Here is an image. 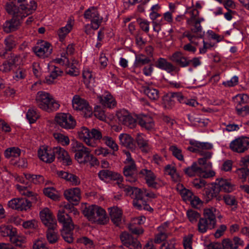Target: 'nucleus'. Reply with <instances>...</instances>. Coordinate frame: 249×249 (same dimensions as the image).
Returning <instances> with one entry per match:
<instances>
[{
	"instance_id": "nucleus-1",
	"label": "nucleus",
	"mask_w": 249,
	"mask_h": 249,
	"mask_svg": "<svg viewBox=\"0 0 249 249\" xmlns=\"http://www.w3.org/2000/svg\"><path fill=\"white\" fill-rule=\"evenodd\" d=\"M35 100L36 106L40 109L47 112L55 111L60 106L59 102L52 95L44 91L37 92Z\"/></svg>"
},
{
	"instance_id": "nucleus-2",
	"label": "nucleus",
	"mask_w": 249,
	"mask_h": 249,
	"mask_svg": "<svg viewBox=\"0 0 249 249\" xmlns=\"http://www.w3.org/2000/svg\"><path fill=\"white\" fill-rule=\"evenodd\" d=\"M77 134L80 140L91 147H95L97 144L95 141L102 138V134L98 130L92 129L90 130L85 126L80 128Z\"/></svg>"
},
{
	"instance_id": "nucleus-3",
	"label": "nucleus",
	"mask_w": 249,
	"mask_h": 249,
	"mask_svg": "<svg viewBox=\"0 0 249 249\" xmlns=\"http://www.w3.org/2000/svg\"><path fill=\"white\" fill-rule=\"evenodd\" d=\"M54 122L56 125L65 129L74 128L76 124L70 114L61 112L56 113Z\"/></svg>"
},
{
	"instance_id": "nucleus-4",
	"label": "nucleus",
	"mask_w": 249,
	"mask_h": 249,
	"mask_svg": "<svg viewBox=\"0 0 249 249\" xmlns=\"http://www.w3.org/2000/svg\"><path fill=\"white\" fill-rule=\"evenodd\" d=\"M185 174L189 177L198 176L200 178H209L215 176V172L212 170L206 171L199 166L196 162H193L191 166L184 170Z\"/></svg>"
},
{
	"instance_id": "nucleus-5",
	"label": "nucleus",
	"mask_w": 249,
	"mask_h": 249,
	"mask_svg": "<svg viewBox=\"0 0 249 249\" xmlns=\"http://www.w3.org/2000/svg\"><path fill=\"white\" fill-rule=\"evenodd\" d=\"M72 106L74 110L82 111L86 117H90L93 114L92 108L89 103L78 95L73 97Z\"/></svg>"
},
{
	"instance_id": "nucleus-6",
	"label": "nucleus",
	"mask_w": 249,
	"mask_h": 249,
	"mask_svg": "<svg viewBox=\"0 0 249 249\" xmlns=\"http://www.w3.org/2000/svg\"><path fill=\"white\" fill-rule=\"evenodd\" d=\"M146 197H154V194L148 193L145 189H142L141 190V193L137 194L133 198L134 207L140 210H145L149 211L152 210L151 207L146 203Z\"/></svg>"
},
{
	"instance_id": "nucleus-7",
	"label": "nucleus",
	"mask_w": 249,
	"mask_h": 249,
	"mask_svg": "<svg viewBox=\"0 0 249 249\" xmlns=\"http://www.w3.org/2000/svg\"><path fill=\"white\" fill-rule=\"evenodd\" d=\"M126 158L124 161L125 165L124 169V175L126 178V180L133 182L136 180V178L134 175L136 173L137 169L135 163L131 157L129 152H125Z\"/></svg>"
},
{
	"instance_id": "nucleus-8",
	"label": "nucleus",
	"mask_w": 249,
	"mask_h": 249,
	"mask_svg": "<svg viewBox=\"0 0 249 249\" xmlns=\"http://www.w3.org/2000/svg\"><path fill=\"white\" fill-rule=\"evenodd\" d=\"M74 159L81 165H85L89 163L90 166H93L98 163L97 158L90 154V151L88 148L75 154Z\"/></svg>"
},
{
	"instance_id": "nucleus-9",
	"label": "nucleus",
	"mask_w": 249,
	"mask_h": 249,
	"mask_svg": "<svg viewBox=\"0 0 249 249\" xmlns=\"http://www.w3.org/2000/svg\"><path fill=\"white\" fill-rule=\"evenodd\" d=\"M84 16L87 20L90 21L95 29L99 28L102 22L103 18L100 16L96 8L94 7L89 8L85 11Z\"/></svg>"
},
{
	"instance_id": "nucleus-10",
	"label": "nucleus",
	"mask_w": 249,
	"mask_h": 249,
	"mask_svg": "<svg viewBox=\"0 0 249 249\" xmlns=\"http://www.w3.org/2000/svg\"><path fill=\"white\" fill-rule=\"evenodd\" d=\"M116 116L120 124L131 128L134 127L136 124L135 118L133 117L130 113L125 109L118 110L116 112Z\"/></svg>"
},
{
	"instance_id": "nucleus-11",
	"label": "nucleus",
	"mask_w": 249,
	"mask_h": 249,
	"mask_svg": "<svg viewBox=\"0 0 249 249\" xmlns=\"http://www.w3.org/2000/svg\"><path fill=\"white\" fill-rule=\"evenodd\" d=\"M212 145L208 143L196 142L189 146L188 149L193 152L198 153L203 156V158L208 160L212 157V154L208 151H205L207 149L211 148Z\"/></svg>"
},
{
	"instance_id": "nucleus-12",
	"label": "nucleus",
	"mask_w": 249,
	"mask_h": 249,
	"mask_svg": "<svg viewBox=\"0 0 249 249\" xmlns=\"http://www.w3.org/2000/svg\"><path fill=\"white\" fill-rule=\"evenodd\" d=\"M38 156L39 159L46 162L51 163L55 159L54 147L52 148L46 145H42L38 150Z\"/></svg>"
},
{
	"instance_id": "nucleus-13",
	"label": "nucleus",
	"mask_w": 249,
	"mask_h": 249,
	"mask_svg": "<svg viewBox=\"0 0 249 249\" xmlns=\"http://www.w3.org/2000/svg\"><path fill=\"white\" fill-rule=\"evenodd\" d=\"M52 47L50 43L45 41H40L34 48V51L36 55L41 58L48 57L52 52Z\"/></svg>"
},
{
	"instance_id": "nucleus-14",
	"label": "nucleus",
	"mask_w": 249,
	"mask_h": 249,
	"mask_svg": "<svg viewBox=\"0 0 249 249\" xmlns=\"http://www.w3.org/2000/svg\"><path fill=\"white\" fill-rule=\"evenodd\" d=\"M7 206L12 209L22 211L29 209L31 207V203L25 199L15 198L8 201Z\"/></svg>"
},
{
	"instance_id": "nucleus-15",
	"label": "nucleus",
	"mask_w": 249,
	"mask_h": 249,
	"mask_svg": "<svg viewBox=\"0 0 249 249\" xmlns=\"http://www.w3.org/2000/svg\"><path fill=\"white\" fill-rule=\"evenodd\" d=\"M249 140L246 137H239L232 141L230 144V148L234 152L243 153L248 149Z\"/></svg>"
},
{
	"instance_id": "nucleus-16",
	"label": "nucleus",
	"mask_w": 249,
	"mask_h": 249,
	"mask_svg": "<svg viewBox=\"0 0 249 249\" xmlns=\"http://www.w3.org/2000/svg\"><path fill=\"white\" fill-rule=\"evenodd\" d=\"M120 239L124 246L130 249H141L140 242L126 232H123L120 235Z\"/></svg>"
},
{
	"instance_id": "nucleus-17",
	"label": "nucleus",
	"mask_w": 249,
	"mask_h": 249,
	"mask_svg": "<svg viewBox=\"0 0 249 249\" xmlns=\"http://www.w3.org/2000/svg\"><path fill=\"white\" fill-rule=\"evenodd\" d=\"M71 213H73L74 216H76L78 212L70 204L65 202H62L59 205V209L58 211V218H65L66 216L71 218L72 216Z\"/></svg>"
},
{
	"instance_id": "nucleus-18",
	"label": "nucleus",
	"mask_w": 249,
	"mask_h": 249,
	"mask_svg": "<svg viewBox=\"0 0 249 249\" xmlns=\"http://www.w3.org/2000/svg\"><path fill=\"white\" fill-rule=\"evenodd\" d=\"M13 16L11 20L6 21L3 24V30L6 33H9L17 29L20 25L21 20L18 13L11 14Z\"/></svg>"
},
{
	"instance_id": "nucleus-19",
	"label": "nucleus",
	"mask_w": 249,
	"mask_h": 249,
	"mask_svg": "<svg viewBox=\"0 0 249 249\" xmlns=\"http://www.w3.org/2000/svg\"><path fill=\"white\" fill-rule=\"evenodd\" d=\"M141 173L145 177L146 183L150 187L157 188L162 184V181L159 178H156L154 173L150 170L142 169Z\"/></svg>"
},
{
	"instance_id": "nucleus-20",
	"label": "nucleus",
	"mask_w": 249,
	"mask_h": 249,
	"mask_svg": "<svg viewBox=\"0 0 249 249\" xmlns=\"http://www.w3.org/2000/svg\"><path fill=\"white\" fill-rule=\"evenodd\" d=\"M65 198L73 204H77L81 199V191L78 188H73L64 191Z\"/></svg>"
},
{
	"instance_id": "nucleus-21",
	"label": "nucleus",
	"mask_w": 249,
	"mask_h": 249,
	"mask_svg": "<svg viewBox=\"0 0 249 249\" xmlns=\"http://www.w3.org/2000/svg\"><path fill=\"white\" fill-rule=\"evenodd\" d=\"M55 155L58 160L65 165H69L72 163L71 159L68 152L60 146L54 147Z\"/></svg>"
},
{
	"instance_id": "nucleus-22",
	"label": "nucleus",
	"mask_w": 249,
	"mask_h": 249,
	"mask_svg": "<svg viewBox=\"0 0 249 249\" xmlns=\"http://www.w3.org/2000/svg\"><path fill=\"white\" fill-rule=\"evenodd\" d=\"M36 8L37 4L34 0L30 1V3L27 4H19L18 14L20 18H23L34 12Z\"/></svg>"
},
{
	"instance_id": "nucleus-23",
	"label": "nucleus",
	"mask_w": 249,
	"mask_h": 249,
	"mask_svg": "<svg viewBox=\"0 0 249 249\" xmlns=\"http://www.w3.org/2000/svg\"><path fill=\"white\" fill-rule=\"evenodd\" d=\"M74 20L69 18L64 27L60 28L57 31L59 40L63 41L68 34L72 30L74 25Z\"/></svg>"
},
{
	"instance_id": "nucleus-24",
	"label": "nucleus",
	"mask_w": 249,
	"mask_h": 249,
	"mask_svg": "<svg viewBox=\"0 0 249 249\" xmlns=\"http://www.w3.org/2000/svg\"><path fill=\"white\" fill-rule=\"evenodd\" d=\"M136 141L139 148L144 153H147L150 149V146L147 137L142 133H138Z\"/></svg>"
},
{
	"instance_id": "nucleus-25",
	"label": "nucleus",
	"mask_w": 249,
	"mask_h": 249,
	"mask_svg": "<svg viewBox=\"0 0 249 249\" xmlns=\"http://www.w3.org/2000/svg\"><path fill=\"white\" fill-rule=\"evenodd\" d=\"M216 219H200L198 228L200 232L204 233L208 229L214 228L216 224Z\"/></svg>"
},
{
	"instance_id": "nucleus-26",
	"label": "nucleus",
	"mask_w": 249,
	"mask_h": 249,
	"mask_svg": "<svg viewBox=\"0 0 249 249\" xmlns=\"http://www.w3.org/2000/svg\"><path fill=\"white\" fill-rule=\"evenodd\" d=\"M17 181L22 183V185H16L17 189L19 193L23 196H27L28 195L31 194V191L29 189V185H27V181L25 179L24 177L18 176L16 178Z\"/></svg>"
},
{
	"instance_id": "nucleus-27",
	"label": "nucleus",
	"mask_w": 249,
	"mask_h": 249,
	"mask_svg": "<svg viewBox=\"0 0 249 249\" xmlns=\"http://www.w3.org/2000/svg\"><path fill=\"white\" fill-rule=\"evenodd\" d=\"M17 181L22 183V185H16L17 189L19 193L23 196H27L28 195L31 194V191L29 189V185H27V181L25 179L24 177L18 176L16 178Z\"/></svg>"
},
{
	"instance_id": "nucleus-28",
	"label": "nucleus",
	"mask_w": 249,
	"mask_h": 249,
	"mask_svg": "<svg viewBox=\"0 0 249 249\" xmlns=\"http://www.w3.org/2000/svg\"><path fill=\"white\" fill-rule=\"evenodd\" d=\"M216 183L221 191L225 192L230 193L235 189L234 184L231 181L224 178H219L216 180Z\"/></svg>"
},
{
	"instance_id": "nucleus-29",
	"label": "nucleus",
	"mask_w": 249,
	"mask_h": 249,
	"mask_svg": "<svg viewBox=\"0 0 249 249\" xmlns=\"http://www.w3.org/2000/svg\"><path fill=\"white\" fill-rule=\"evenodd\" d=\"M98 176L102 180H106L109 178L116 180L118 182L123 180V178L121 175L115 173H113L107 170H103L100 171L98 173Z\"/></svg>"
},
{
	"instance_id": "nucleus-30",
	"label": "nucleus",
	"mask_w": 249,
	"mask_h": 249,
	"mask_svg": "<svg viewBox=\"0 0 249 249\" xmlns=\"http://www.w3.org/2000/svg\"><path fill=\"white\" fill-rule=\"evenodd\" d=\"M10 240L12 243L17 247L20 248H24L26 247V237L23 234H18L17 231L12 235Z\"/></svg>"
},
{
	"instance_id": "nucleus-31",
	"label": "nucleus",
	"mask_w": 249,
	"mask_h": 249,
	"mask_svg": "<svg viewBox=\"0 0 249 249\" xmlns=\"http://www.w3.org/2000/svg\"><path fill=\"white\" fill-rule=\"evenodd\" d=\"M97 99L103 106L111 108L114 107L116 105V102L113 97L109 93L104 96H98Z\"/></svg>"
},
{
	"instance_id": "nucleus-32",
	"label": "nucleus",
	"mask_w": 249,
	"mask_h": 249,
	"mask_svg": "<svg viewBox=\"0 0 249 249\" xmlns=\"http://www.w3.org/2000/svg\"><path fill=\"white\" fill-rule=\"evenodd\" d=\"M25 0H11L7 2L5 9L9 14L18 13L19 4H23Z\"/></svg>"
},
{
	"instance_id": "nucleus-33",
	"label": "nucleus",
	"mask_w": 249,
	"mask_h": 249,
	"mask_svg": "<svg viewBox=\"0 0 249 249\" xmlns=\"http://www.w3.org/2000/svg\"><path fill=\"white\" fill-rule=\"evenodd\" d=\"M119 139L121 144L125 147L133 149L134 148L133 138L128 134L122 133L119 135Z\"/></svg>"
},
{
	"instance_id": "nucleus-34",
	"label": "nucleus",
	"mask_w": 249,
	"mask_h": 249,
	"mask_svg": "<svg viewBox=\"0 0 249 249\" xmlns=\"http://www.w3.org/2000/svg\"><path fill=\"white\" fill-rule=\"evenodd\" d=\"M199 11L194 6L187 8L185 14L189 15V18H185L187 24H192L199 15Z\"/></svg>"
},
{
	"instance_id": "nucleus-35",
	"label": "nucleus",
	"mask_w": 249,
	"mask_h": 249,
	"mask_svg": "<svg viewBox=\"0 0 249 249\" xmlns=\"http://www.w3.org/2000/svg\"><path fill=\"white\" fill-rule=\"evenodd\" d=\"M139 123L142 127L147 130L152 129L154 126L153 119L146 115L142 116L139 118Z\"/></svg>"
},
{
	"instance_id": "nucleus-36",
	"label": "nucleus",
	"mask_w": 249,
	"mask_h": 249,
	"mask_svg": "<svg viewBox=\"0 0 249 249\" xmlns=\"http://www.w3.org/2000/svg\"><path fill=\"white\" fill-rule=\"evenodd\" d=\"M83 77L85 84L87 88L91 89L94 86V79L91 71L88 69H85L83 72Z\"/></svg>"
},
{
	"instance_id": "nucleus-37",
	"label": "nucleus",
	"mask_w": 249,
	"mask_h": 249,
	"mask_svg": "<svg viewBox=\"0 0 249 249\" xmlns=\"http://www.w3.org/2000/svg\"><path fill=\"white\" fill-rule=\"evenodd\" d=\"M122 181H117V183L118 184V186L120 188H122L124 191L125 192V194L127 196H131V197L133 198L134 196H135L137 194H140L141 193V190L142 189H139L136 187H131L129 186H124L123 184H121Z\"/></svg>"
},
{
	"instance_id": "nucleus-38",
	"label": "nucleus",
	"mask_w": 249,
	"mask_h": 249,
	"mask_svg": "<svg viewBox=\"0 0 249 249\" xmlns=\"http://www.w3.org/2000/svg\"><path fill=\"white\" fill-rule=\"evenodd\" d=\"M177 189L180 193L183 199L185 201H189L194 195L190 190L184 188L181 184H178L177 186Z\"/></svg>"
},
{
	"instance_id": "nucleus-39",
	"label": "nucleus",
	"mask_w": 249,
	"mask_h": 249,
	"mask_svg": "<svg viewBox=\"0 0 249 249\" xmlns=\"http://www.w3.org/2000/svg\"><path fill=\"white\" fill-rule=\"evenodd\" d=\"M53 137L55 141L63 146H67L70 144V139L68 136L59 132L53 133Z\"/></svg>"
},
{
	"instance_id": "nucleus-40",
	"label": "nucleus",
	"mask_w": 249,
	"mask_h": 249,
	"mask_svg": "<svg viewBox=\"0 0 249 249\" xmlns=\"http://www.w3.org/2000/svg\"><path fill=\"white\" fill-rule=\"evenodd\" d=\"M156 67L161 70H164L168 72H171L174 70V67L171 63L161 58L157 61Z\"/></svg>"
},
{
	"instance_id": "nucleus-41",
	"label": "nucleus",
	"mask_w": 249,
	"mask_h": 249,
	"mask_svg": "<svg viewBox=\"0 0 249 249\" xmlns=\"http://www.w3.org/2000/svg\"><path fill=\"white\" fill-rule=\"evenodd\" d=\"M165 172L170 175L173 180L178 181L180 180V176L177 173L174 164H168L165 167Z\"/></svg>"
},
{
	"instance_id": "nucleus-42",
	"label": "nucleus",
	"mask_w": 249,
	"mask_h": 249,
	"mask_svg": "<svg viewBox=\"0 0 249 249\" xmlns=\"http://www.w3.org/2000/svg\"><path fill=\"white\" fill-rule=\"evenodd\" d=\"M23 177L28 182H31L34 184H39L44 182V178L41 175H36L29 173H24Z\"/></svg>"
},
{
	"instance_id": "nucleus-43",
	"label": "nucleus",
	"mask_w": 249,
	"mask_h": 249,
	"mask_svg": "<svg viewBox=\"0 0 249 249\" xmlns=\"http://www.w3.org/2000/svg\"><path fill=\"white\" fill-rule=\"evenodd\" d=\"M16 231L11 225L3 224L0 226V233L3 237L9 236L10 238Z\"/></svg>"
},
{
	"instance_id": "nucleus-44",
	"label": "nucleus",
	"mask_w": 249,
	"mask_h": 249,
	"mask_svg": "<svg viewBox=\"0 0 249 249\" xmlns=\"http://www.w3.org/2000/svg\"><path fill=\"white\" fill-rule=\"evenodd\" d=\"M95 205L88 206L87 204H82V211L84 215L89 218L95 217Z\"/></svg>"
},
{
	"instance_id": "nucleus-45",
	"label": "nucleus",
	"mask_w": 249,
	"mask_h": 249,
	"mask_svg": "<svg viewBox=\"0 0 249 249\" xmlns=\"http://www.w3.org/2000/svg\"><path fill=\"white\" fill-rule=\"evenodd\" d=\"M102 138L106 145L112 150L113 153L119 150L118 145L112 138L106 136H104L103 138L102 137Z\"/></svg>"
},
{
	"instance_id": "nucleus-46",
	"label": "nucleus",
	"mask_w": 249,
	"mask_h": 249,
	"mask_svg": "<svg viewBox=\"0 0 249 249\" xmlns=\"http://www.w3.org/2000/svg\"><path fill=\"white\" fill-rule=\"evenodd\" d=\"M203 214L205 218H221L219 211L213 207L205 208Z\"/></svg>"
},
{
	"instance_id": "nucleus-47",
	"label": "nucleus",
	"mask_w": 249,
	"mask_h": 249,
	"mask_svg": "<svg viewBox=\"0 0 249 249\" xmlns=\"http://www.w3.org/2000/svg\"><path fill=\"white\" fill-rule=\"evenodd\" d=\"M143 220V219H133L132 223L128 226L129 230L134 234L138 235L142 234L143 232V230L141 228H137L134 224L136 223L138 224H141L144 222Z\"/></svg>"
},
{
	"instance_id": "nucleus-48",
	"label": "nucleus",
	"mask_w": 249,
	"mask_h": 249,
	"mask_svg": "<svg viewBox=\"0 0 249 249\" xmlns=\"http://www.w3.org/2000/svg\"><path fill=\"white\" fill-rule=\"evenodd\" d=\"M21 153L20 149L16 147H12L6 149L4 155L6 158H17L19 156Z\"/></svg>"
},
{
	"instance_id": "nucleus-49",
	"label": "nucleus",
	"mask_w": 249,
	"mask_h": 249,
	"mask_svg": "<svg viewBox=\"0 0 249 249\" xmlns=\"http://www.w3.org/2000/svg\"><path fill=\"white\" fill-rule=\"evenodd\" d=\"M43 193L45 196L54 201L58 200L60 197L59 193L53 187L45 188Z\"/></svg>"
},
{
	"instance_id": "nucleus-50",
	"label": "nucleus",
	"mask_w": 249,
	"mask_h": 249,
	"mask_svg": "<svg viewBox=\"0 0 249 249\" xmlns=\"http://www.w3.org/2000/svg\"><path fill=\"white\" fill-rule=\"evenodd\" d=\"M149 59L142 54H136L135 60L133 64L134 67H140L142 65L148 64Z\"/></svg>"
},
{
	"instance_id": "nucleus-51",
	"label": "nucleus",
	"mask_w": 249,
	"mask_h": 249,
	"mask_svg": "<svg viewBox=\"0 0 249 249\" xmlns=\"http://www.w3.org/2000/svg\"><path fill=\"white\" fill-rule=\"evenodd\" d=\"M62 72V71L58 68L54 67V69L52 70L49 76L46 77L45 82L48 84L53 83L54 80L60 75Z\"/></svg>"
},
{
	"instance_id": "nucleus-52",
	"label": "nucleus",
	"mask_w": 249,
	"mask_h": 249,
	"mask_svg": "<svg viewBox=\"0 0 249 249\" xmlns=\"http://www.w3.org/2000/svg\"><path fill=\"white\" fill-rule=\"evenodd\" d=\"M59 223L62 225L61 230H66V231H73L74 225L71 219H58Z\"/></svg>"
},
{
	"instance_id": "nucleus-53",
	"label": "nucleus",
	"mask_w": 249,
	"mask_h": 249,
	"mask_svg": "<svg viewBox=\"0 0 249 249\" xmlns=\"http://www.w3.org/2000/svg\"><path fill=\"white\" fill-rule=\"evenodd\" d=\"M83 144L75 140H72L71 144V151L76 154L86 149Z\"/></svg>"
},
{
	"instance_id": "nucleus-54",
	"label": "nucleus",
	"mask_w": 249,
	"mask_h": 249,
	"mask_svg": "<svg viewBox=\"0 0 249 249\" xmlns=\"http://www.w3.org/2000/svg\"><path fill=\"white\" fill-rule=\"evenodd\" d=\"M144 92L152 100H157L159 97V91L155 89L146 87L144 89Z\"/></svg>"
},
{
	"instance_id": "nucleus-55",
	"label": "nucleus",
	"mask_w": 249,
	"mask_h": 249,
	"mask_svg": "<svg viewBox=\"0 0 249 249\" xmlns=\"http://www.w3.org/2000/svg\"><path fill=\"white\" fill-rule=\"evenodd\" d=\"M26 117L29 123L33 124L38 118L39 115L36 109L30 108L26 113Z\"/></svg>"
},
{
	"instance_id": "nucleus-56",
	"label": "nucleus",
	"mask_w": 249,
	"mask_h": 249,
	"mask_svg": "<svg viewBox=\"0 0 249 249\" xmlns=\"http://www.w3.org/2000/svg\"><path fill=\"white\" fill-rule=\"evenodd\" d=\"M53 62L62 66H67L69 64V59L67 57L65 51L60 53V55L58 56Z\"/></svg>"
},
{
	"instance_id": "nucleus-57",
	"label": "nucleus",
	"mask_w": 249,
	"mask_h": 249,
	"mask_svg": "<svg viewBox=\"0 0 249 249\" xmlns=\"http://www.w3.org/2000/svg\"><path fill=\"white\" fill-rule=\"evenodd\" d=\"M188 26H192L191 31L194 33L199 34L200 36H204L205 32L202 30V27L199 22H197L196 20L192 24H187Z\"/></svg>"
},
{
	"instance_id": "nucleus-58",
	"label": "nucleus",
	"mask_w": 249,
	"mask_h": 249,
	"mask_svg": "<svg viewBox=\"0 0 249 249\" xmlns=\"http://www.w3.org/2000/svg\"><path fill=\"white\" fill-rule=\"evenodd\" d=\"M43 225L47 228V231H53L57 227L56 219H41Z\"/></svg>"
},
{
	"instance_id": "nucleus-59",
	"label": "nucleus",
	"mask_w": 249,
	"mask_h": 249,
	"mask_svg": "<svg viewBox=\"0 0 249 249\" xmlns=\"http://www.w3.org/2000/svg\"><path fill=\"white\" fill-rule=\"evenodd\" d=\"M22 226L25 229H36L38 227V224L35 219H31L24 220L22 222Z\"/></svg>"
},
{
	"instance_id": "nucleus-60",
	"label": "nucleus",
	"mask_w": 249,
	"mask_h": 249,
	"mask_svg": "<svg viewBox=\"0 0 249 249\" xmlns=\"http://www.w3.org/2000/svg\"><path fill=\"white\" fill-rule=\"evenodd\" d=\"M78 63V62L77 60H74L72 65L69 66L68 64L66 66V72L71 76L77 75L79 73L78 69L77 68Z\"/></svg>"
},
{
	"instance_id": "nucleus-61",
	"label": "nucleus",
	"mask_w": 249,
	"mask_h": 249,
	"mask_svg": "<svg viewBox=\"0 0 249 249\" xmlns=\"http://www.w3.org/2000/svg\"><path fill=\"white\" fill-rule=\"evenodd\" d=\"M175 102L173 94L171 95H166L162 98V105L165 108H170L174 106Z\"/></svg>"
},
{
	"instance_id": "nucleus-62",
	"label": "nucleus",
	"mask_w": 249,
	"mask_h": 249,
	"mask_svg": "<svg viewBox=\"0 0 249 249\" xmlns=\"http://www.w3.org/2000/svg\"><path fill=\"white\" fill-rule=\"evenodd\" d=\"M235 173L237 174L238 178L244 182L249 175V169L247 167H242L237 169Z\"/></svg>"
},
{
	"instance_id": "nucleus-63",
	"label": "nucleus",
	"mask_w": 249,
	"mask_h": 249,
	"mask_svg": "<svg viewBox=\"0 0 249 249\" xmlns=\"http://www.w3.org/2000/svg\"><path fill=\"white\" fill-rule=\"evenodd\" d=\"M108 211L111 218H121L122 216V210L117 207L113 206L109 208Z\"/></svg>"
},
{
	"instance_id": "nucleus-64",
	"label": "nucleus",
	"mask_w": 249,
	"mask_h": 249,
	"mask_svg": "<svg viewBox=\"0 0 249 249\" xmlns=\"http://www.w3.org/2000/svg\"><path fill=\"white\" fill-rule=\"evenodd\" d=\"M46 237L48 242L51 244L56 243L59 239L58 233L55 232L54 230L47 231Z\"/></svg>"
}]
</instances>
